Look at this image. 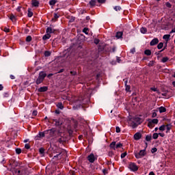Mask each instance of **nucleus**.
Listing matches in <instances>:
<instances>
[{
    "label": "nucleus",
    "mask_w": 175,
    "mask_h": 175,
    "mask_svg": "<svg viewBox=\"0 0 175 175\" xmlns=\"http://www.w3.org/2000/svg\"><path fill=\"white\" fill-rule=\"evenodd\" d=\"M142 123V119L140 118H133L131 126L133 129H136Z\"/></svg>",
    "instance_id": "1"
},
{
    "label": "nucleus",
    "mask_w": 175,
    "mask_h": 175,
    "mask_svg": "<svg viewBox=\"0 0 175 175\" xmlns=\"http://www.w3.org/2000/svg\"><path fill=\"white\" fill-rule=\"evenodd\" d=\"M146 147L144 150H140L139 152H135V156L137 159H141L146 155V148L148 147V144L146 143Z\"/></svg>",
    "instance_id": "2"
},
{
    "label": "nucleus",
    "mask_w": 175,
    "mask_h": 175,
    "mask_svg": "<svg viewBox=\"0 0 175 175\" xmlns=\"http://www.w3.org/2000/svg\"><path fill=\"white\" fill-rule=\"evenodd\" d=\"M66 155V150H62L61 152H59V154L55 155L53 159L57 158L58 159H61L63 158V157H65Z\"/></svg>",
    "instance_id": "3"
},
{
    "label": "nucleus",
    "mask_w": 175,
    "mask_h": 175,
    "mask_svg": "<svg viewBox=\"0 0 175 175\" xmlns=\"http://www.w3.org/2000/svg\"><path fill=\"white\" fill-rule=\"evenodd\" d=\"M129 168L133 172H137L138 170V167L135 163H131Z\"/></svg>",
    "instance_id": "4"
},
{
    "label": "nucleus",
    "mask_w": 175,
    "mask_h": 175,
    "mask_svg": "<svg viewBox=\"0 0 175 175\" xmlns=\"http://www.w3.org/2000/svg\"><path fill=\"white\" fill-rule=\"evenodd\" d=\"M87 159L92 163H93L96 160H97V158H96L93 153L90 154L88 157Z\"/></svg>",
    "instance_id": "5"
},
{
    "label": "nucleus",
    "mask_w": 175,
    "mask_h": 175,
    "mask_svg": "<svg viewBox=\"0 0 175 175\" xmlns=\"http://www.w3.org/2000/svg\"><path fill=\"white\" fill-rule=\"evenodd\" d=\"M12 172L13 175H21V170H19L15 167H13L12 169Z\"/></svg>",
    "instance_id": "6"
},
{
    "label": "nucleus",
    "mask_w": 175,
    "mask_h": 175,
    "mask_svg": "<svg viewBox=\"0 0 175 175\" xmlns=\"http://www.w3.org/2000/svg\"><path fill=\"white\" fill-rule=\"evenodd\" d=\"M159 42V38H153V40H152V41L150 42V45L155 46L158 44Z\"/></svg>",
    "instance_id": "7"
},
{
    "label": "nucleus",
    "mask_w": 175,
    "mask_h": 175,
    "mask_svg": "<svg viewBox=\"0 0 175 175\" xmlns=\"http://www.w3.org/2000/svg\"><path fill=\"white\" fill-rule=\"evenodd\" d=\"M55 31L56 30H55V29H52V27L49 26L46 30V33H49L50 35L51 33H55Z\"/></svg>",
    "instance_id": "8"
},
{
    "label": "nucleus",
    "mask_w": 175,
    "mask_h": 175,
    "mask_svg": "<svg viewBox=\"0 0 175 175\" xmlns=\"http://www.w3.org/2000/svg\"><path fill=\"white\" fill-rule=\"evenodd\" d=\"M142 137V135L140 133H136L135 135H134V139L136 140V141H138Z\"/></svg>",
    "instance_id": "9"
},
{
    "label": "nucleus",
    "mask_w": 175,
    "mask_h": 175,
    "mask_svg": "<svg viewBox=\"0 0 175 175\" xmlns=\"http://www.w3.org/2000/svg\"><path fill=\"white\" fill-rule=\"evenodd\" d=\"M46 77V74L44 71H41L39 73L38 77L42 79V80H44L45 77Z\"/></svg>",
    "instance_id": "10"
},
{
    "label": "nucleus",
    "mask_w": 175,
    "mask_h": 175,
    "mask_svg": "<svg viewBox=\"0 0 175 175\" xmlns=\"http://www.w3.org/2000/svg\"><path fill=\"white\" fill-rule=\"evenodd\" d=\"M97 1L96 0H91L89 3L90 8H94L96 5Z\"/></svg>",
    "instance_id": "11"
},
{
    "label": "nucleus",
    "mask_w": 175,
    "mask_h": 175,
    "mask_svg": "<svg viewBox=\"0 0 175 175\" xmlns=\"http://www.w3.org/2000/svg\"><path fill=\"white\" fill-rule=\"evenodd\" d=\"M49 136L51 137H54V135H55V132H56V130L55 129H50V130H49Z\"/></svg>",
    "instance_id": "12"
},
{
    "label": "nucleus",
    "mask_w": 175,
    "mask_h": 175,
    "mask_svg": "<svg viewBox=\"0 0 175 175\" xmlns=\"http://www.w3.org/2000/svg\"><path fill=\"white\" fill-rule=\"evenodd\" d=\"M47 90H48V87L46 86L41 87L38 89L39 92H45Z\"/></svg>",
    "instance_id": "13"
},
{
    "label": "nucleus",
    "mask_w": 175,
    "mask_h": 175,
    "mask_svg": "<svg viewBox=\"0 0 175 175\" xmlns=\"http://www.w3.org/2000/svg\"><path fill=\"white\" fill-rule=\"evenodd\" d=\"M51 37V34L49 33H46V34H44V36H43L42 40L45 41L50 39Z\"/></svg>",
    "instance_id": "14"
},
{
    "label": "nucleus",
    "mask_w": 175,
    "mask_h": 175,
    "mask_svg": "<svg viewBox=\"0 0 175 175\" xmlns=\"http://www.w3.org/2000/svg\"><path fill=\"white\" fill-rule=\"evenodd\" d=\"M109 147L111 149L116 150V142H111V144L109 145Z\"/></svg>",
    "instance_id": "15"
},
{
    "label": "nucleus",
    "mask_w": 175,
    "mask_h": 175,
    "mask_svg": "<svg viewBox=\"0 0 175 175\" xmlns=\"http://www.w3.org/2000/svg\"><path fill=\"white\" fill-rule=\"evenodd\" d=\"M33 7L38 8L39 6V1L37 0H32Z\"/></svg>",
    "instance_id": "16"
},
{
    "label": "nucleus",
    "mask_w": 175,
    "mask_h": 175,
    "mask_svg": "<svg viewBox=\"0 0 175 175\" xmlns=\"http://www.w3.org/2000/svg\"><path fill=\"white\" fill-rule=\"evenodd\" d=\"M122 36H123V31H118V33H116V37L118 39H121V38H122Z\"/></svg>",
    "instance_id": "17"
},
{
    "label": "nucleus",
    "mask_w": 175,
    "mask_h": 175,
    "mask_svg": "<svg viewBox=\"0 0 175 175\" xmlns=\"http://www.w3.org/2000/svg\"><path fill=\"white\" fill-rule=\"evenodd\" d=\"M170 36H171L170 34H165V36H163V38L167 43L169 42V40H170Z\"/></svg>",
    "instance_id": "18"
},
{
    "label": "nucleus",
    "mask_w": 175,
    "mask_h": 175,
    "mask_svg": "<svg viewBox=\"0 0 175 175\" xmlns=\"http://www.w3.org/2000/svg\"><path fill=\"white\" fill-rule=\"evenodd\" d=\"M53 122H55V125L56 126H61L62 124V123L59 120H56V119L53 120Z\"/></svg>",
    "instance_id": "19"
},
{
    "label": "nucleus",
    "mask_w": 175,
    "mask_h": 175,
    "mask_svg": "<svg viewBox=\"0 0 175 175\" xmlns=\"http://www.w3.org/2000/svg\"><path fill=\"white\" fill-rule=\"evenodd\" d=\"M44 81V79H42V78H40V77H38V79H37V80H36V83L37 84V85H40V83H42V82Z\"/></svg>",
    "instance_id": "20"
},
{
    "label": "nucleus",
    "mask_w": 175,
    "mask_h": 175,
    "mask_svg": "<svg viewBox=\"0 0 175 175\" xmlns=\"http://www.w3.org/2000/svg\"><path fill=\"white\" fill-rule=\"evenodd\" d=\"M59 18V15H57L56 13L54 14V17L52 18V21L56 22L57 20Z\"/></svg>",
    "instance_id": "21"
},
{
    "label": "nucleus",
    "mask_w": 175,
    "mask_h": 175,
    "mask_svg": "<svg viewBox=\"0 0 175 175\" xmlns=\"http://www.w3.org/2000/svg\"><path fill=\"white\" fill-rule=\"evenodd\" d=\"M158 109L161 113H165L167 111V109L164 107H161Z\"/></svg>",
    "instance_id": "22"
},
{
    "label": "nucleus",
    "mask_w": 175,
    "mask_h": 175,
    "mask_svg": "<svg viewBox=\"0 0 175 175\" xmlns=\"http://www.w3.org/2000/svg\"><path fill=\"white\" fill-rule=\"evenodd\" d=\"M144 53H145V55L150 56V55H151L152 52H151L150 49H146L144 51Z\"/></svg>",
    "instance_id": "23"
},
{
    "label": "nucleus",
    "mask_w": 175,
    "mask_h": 175,
    "mask_svg": "<svg viewBox=\"0 0 175 175\" xmlns=\"http://www.w3.org/2000/svg\"><path fill=\"white\" fill-rule=\"evenodd\" d=\"M165 126H166V127H167L166 133H170V131L171 130L172 126L171 124H167V125H165Z\"/></svg>",
    "instance_id": "24"
},
{
    "label": "nucleus",
    "mask_w": 175,
    "mask_h": 175,
    "mask_svg": "<svg viewBox=\"0 0 175 175\" xmlns=\"http://www.w3.org/2000/svg\"><path fill=\"white\" fill-rule=\"evenodd\" d=\"M147 31L148 30H147L146 27H141L140 31L142 33L145 34V33H146Z\"/></svg>",
    "instance_id": "25"
},
{
    "label": "nucleus",
    "mask_w": 175,
    "mask_h": 175,
    "mask_svg": "<svg viewBox=\"0 0 175 175\" xmlns=\"http://www.w3.org/2000/svg\"><path fill=\"white\" fill-rule=\"evenodd\" d=\"M149 121L153 124H157L159 123V120L157 119H153V120H149Z\"/></svg>",
    "instance_id": "26"
},
{
    "label": "nucleus",
    "mask_w": 175,
    "mask_h": 175,
    "mask_svg": "<svg viewBox=\"0 0 175 175\" xmlns=\"http://www.w3.org/2000/svg\"><path fill=\"white\" fill-rule=\"evenodd\" d=\"M31 8H28V14H27V16H28V17L29 18H31V17H32V16H33V12H31Z\"/></svg>",
    "instance_id": "27"
},
{
    "label": "nucleus",
    "mask_w": 175,
    "mask_h": 175,
    "mask_svg": "<svg viewBox=\"0 0 175 175\" xmlns=\"http://www.w3.org/2000/svg\"><path fill=\"white\" fill-rule=\"evenodd\" d=\"M10 19L12 22H16V16H14V15H13V14H12V15H10Z\"/></svg>",
    "instance_id": "28"
},
{
    "label": "nucleus",
    "mask_w": 175,
    "mask_h": 175,
    "mask_svg": "<svg viewBox=\"0 0 175 175\" xmlns=\"http://www.w3.org/2000/svg\"><path fill=\"white\" fill-rule=\"evenodd\" d=\"M57 2V0H50L49 5L52 6L55 5Z\"/></svg>",
    "instance_id": "29"
},
{
    "label": "nucleus",
    "mask_w": 175,
    "mask_h": 175,
    "mask_svg": "<svg viewBox=\"0 0 175 175\" xmlns=\"http://www.w3.org/2000/svg\"><path fill=\"white\" fill-rule=\"evenodd\" d=\"M44 55L45 57H49L51 55V52L50 51H45Z\"/></svg>",
    "instance_id": "30"
},
{
    "label": "nucleus",
    "mask_w": 175,
    "mask_h": 175,
    "mask_svg": "<svg viewBox=\"0 0 175 175\" xmlns=\"http://www.w3.org/2000/svg\"><path fill=\"white\" fill-rule=\"evenodd\" d=\"M114 10H116V12H119L122 10V8L120 7V5H116V7H114Z\"/></svg>",
    "instance_id": "31"
},
{
    "label": "nucleus",
    "mask_w": 175,
    "mask_h": 175,
    "mask_svg": "<svg viewBox=\"0 0 175 175\" xmlns=\"http://www.w3.org/2000/svg\"><path fill=\"white\" fill-rule=\"evenodd\" d=\"M163 42H159V44L157 45V48L159 50H161L163 47Z\"/></svg>",
    "instance_id": "32"
},
{
    "label": "nucleus",
    "mask_w": 175,
    "mask_h": 175,
    "mask_svg": "<svg viewBox=\"0 0 175 175\" xmlns=\"http://www.w3.org/2000/svg\"><path fill=\"white\" fill-rule=\"evenodd\" d=\"M146 140L147 142H150V141L152 140V136H151V135H146Z\"/></svg>",
    "instance_id": "33"
},
{
    "label": "nucleus",
    "mask_w": 175,
    "mask_h": 175,
    "mask_svg": "<svg viewBox=\"0 0 175 175\" xmlns=\"http://www.w3.org/2000/svg\"><path fill=\"white\" fill-rule=\"evenodd\" d=\"M123 146L122 144H121L120 142L118 143L116 145V149H118V148H121Z\"/></svg>",
    "instance_id": "34"
},
{
    "label": "nucleus",
    "mask_w": 175,
    "mask_h": 175,
    "mask_svg": "<svg viewBox=\"0 0 175 175\" xmlns=\"http://www.w3.org/2000/svg\"><path fill=\"white\" fill-rule=\"evenodd\" d=\"M31 40H32L31 36H27V37H26V42H30Z\"/></svg>",
    "instance_id": "35"
},
{
    "label": "nucleus",
    "mask_w": 175,
    "mask_h": 175,
    "mask_svg": "<svg viewBox=\"0 0 175 175\" xmlns=\"http://www.w3.org/2000/svg\"><path fill=\"white\" fill-rule=\"evenodd\" d=\"M57 107L59 109H62V110L64 109V106H63V105H62V103H59L57 105Z\"/></svg>",
    "instance_id": "36"
},
{
    "label": "nucleus",
    "mask_w": 175,
    "mask_h": 175,
    "mask_svg": "<svg viewBox=\"0 0 175 175\" xmlns=\"http://www.w3.org/2000/svg\"><path fill=\"white\" fill-rule=\"evenodd\" d=\"M169 60V57H167V56L165 57H163L161 62L163 63H166L167 61Z\"/></svg>",
    "instance_id": "37"
},
{
    "label": "nucleus",
    "mask_w": 175,
    "mask_h": 175,
    "mask_svg": "<svg viewBox=\"0 0 175 175\" xmlns=\"http://www.w3.org/2000/svg\"><path fill=\"white\" fill-rule=\"evenodd\" d=\"M38 137H39L40 138H43V137H45V135H44V132H40L39 134H38Z\"/></svg>",
    "instance_id": "38"
},
{
    "label": "nucleus",
    "mask_w": 175,
    "mask_h": 175,
    "mask_svg": "<svg viewBox=\"0 0 175 175\" xmlns=\"http://www.w3.org/2000/svg\"><path fill=\"white\" fill-rule=\"evenodd\" d=\"M167 42H165V46L163 47V49H161V51H159V53H162L163 51H164L165 50H166V49H167Z\"/></svg>",
    "instance_id": "39"
},
{
    "label": "nucleus",
    "mask_w": 175,
    "mask_h": 175,
    "mask_svg": "<svg viewBox=\"0 0 175 175\" xmlns=\"http://www.w3.org/2000/svg\"><path fill=\"white\" fill-rule=\"evenodd\" d=\"M44 151L45 150L43 148H40L39 149V152L41 154H44Z\"/></svg>",
    "instance_id": "40"
},
{
    "label": "nucleus",
    "mask_w": 175,
    "mask_h": 175,
    "mask_svg": "<svg viewBox=\"0 0 175 175\" xmlns=\"http://www.w3.org/2000/svg\"><path fill=\"white\" fill-rule=\"evenodd\" d=\"M165 128H166V125H162L160 128H159V130L161 131H164L165 130Z\"/></svg>",
    "instance_id": "41"
},
{
    "label": "nucleus",
    "mask_w": 175,
    "mask_h": 175,
    "mask_svg": "<svg viewBox=\"0 0 175 175\" xmlns=\"http://www.w3.org/2000/svg\"><path fill=\"white\" fill-rule=\"evenodd\" d=\"M159 135V134L156 133L153 134V137H153L154 139H158Z\"/></svg>",
    "instance_id": "42"
},
{
    "label": "nucleus",
    "mask_w": 175,
    "mask_h": 175,
    "mask_svg": "<svg viewBox=\"0 0 175 175\" xmlns=\"http://www.w3.org/2000/svg\"><path fill=\"white\" fill-rule=\"evenodd\" d=\"M88 30H89V29H88V27H84V29H83V32L84 33H85L86 35H88Z\"/></svg>",
    "instance_id": "43"
},
{
    "label": "nucleus",
    "mask_w": 175,
    "mask_h": 175,
    "mask_svg": "<svg viewBox=\"0 0 175 175\" xmlns=\"http://www.w3.org/2000/svg\"><path fill=\"white\" fill-rule=\"evenodd\" d=\"M94 42L95 44H98L100 42V40H98V38H94Z\"/></svg>",
    "instance_id": "44"
},
{
    "label": "nucleus",
    "mask_w": 175,
    "mask_h": 175,
    "mask_svg": "<svg viewBox=\"0 0 175 175\" xmlns=\"http://www.w3.org/2000/svg\"><path fill=\"white\" fill-rule=\"evenodd\" d=\"M21 152H22V150H21V148H16V153L17 154H20L21 153Z\"/></svg>",
    "instance_id": "45"
},
{
    "label": "nucleus",
    "mask_w": 175,
    "mask_h": 175,
    "mask_svg": "<svg viewBox=\"0 0 175 175\" xmlns=\"http://www.w3.org/2000/svg\"><path fill=\"white\" fill-rule=\"evenodd\" d=\"M148 126L150 127V128H153L154 126L153 125V123H152L150 122V120H149L148 122Z\"/></svg>",
    "instance_id": "46"
},
{
    "label": "nucleus",
    "mask_w": 175,
    "mask_h": 175,
    "mask_svg": "<svg viewBox=\"0 0 175 175\" xmlns=\"http://www.w3.org/2000/svg\"><path fill=\"white\" fill-rule=\"evenodd\" d=\"M75 21V16H70V23H73Z\"/></svg>",
    "instance_id": "47"
},
{
    "label": "nucleus",
    "mask_w": 175,
    "mask_h": 175,
    "mask_svg": "<svg viewBox=\"0 0 175 175\" xmlns=\"http://www.w3.org/2000/svg\"><path fill=\"white\" fill-rule=\"evenodd\" d=\"M13 164H14V167H15V168L17 166H18V165H19V163L17 161H14Z\"/></svg>",
    "instance_id": "48"
},
{
    "label": "nucleus",
    "mask_w": 175,
    "mask_h": 175,
    "mask_svg": "<svg viewBox=\"0 0 175 175\" xmlns=\"http://www.w3.org/2000/svg\"><path fill=\"white\" fill-rule=\"evenodd\" d=\"M125 88H126V92H131V87H130V85H125Z\"/></svg>",
    "instance_id": "49"
},
{
    "label": "nucleus",
    "mask_w": 175,
    "mask_h": 175,
    "mask_svg": "<svg viewBox=\"0 0 175 175\" xmlns=\"http://www.w3.org/2000/svg\"><path fill=\"white\" fill-rule=\"evenodd\" d=\"M108 155L110 157H113L114 156V153L113 151H110L109 153H108Z\"/></svg>",
    "instance_id": "50"
},
{
    "label": "nucleus",
    "mask_w": 175,
    "mask_h": 175,
    "mask_svg": "<svg viewBox=\"0 0 175 175\" xmlns=\"http://www.w3.org/2000/svg\"><path fill=\"white\" fill-rule=\"evenodd\" d=\"M120 131H121L120 128L119 126H116V132L119 133H120Z\"/></svg>",
    "instance_id": "51"
},
{
    "label": "nucleus",
    "mask_w": 175,
    "mask_h": 175,
    "mask_svg": "<svg viewBox=\"0 0 175 175\" xmlns=\"http://www.w3.org/2000/svg\"><path fill=\"white\" fill-rule=\"evenodd\" d=\"M127 155V152H125L121 154V158L124 159Z\"/></svg>",
    "instance_id": "52"
},
{
    "label": "nucleus",
    "mask_w": 175,
    "mask_h": 175,
    "mask_svg": "<svg viewBox=\"0 0 175 175\" xmlns=\"http://www.w3.org/2000/svg\"><path fill=\"white\" fill-rule=\"evenodd\" d=\"M70 75L71 76H76L77 73L75 71H70Z\"/></svg>",
    "instance_id": "53"
},
{
    "label": "nucleus",
    "mask_w": 175,
    "mask_h": 175,
    "mask_svg": "<svg viewBox=\"0 0 175 175\" xmlns=\"http://www.w3.org/2000/svg\"><path fill=\"white\" fill-rule=\"evenodd\" d=\"M166 6H167V8H172V4H171L169 1H167V2L166 3Z\"/></svg>",
    "instance_id": "54"
},
{
    "label": "nucleus",
    "mask_w": 175,
    "mask_h": 175,
    "mask_svg": "<svg viewBox=\"0 0 175 175\" xmlns=\"http://www.w3.org/2000/svg\"><path fill=\"white\" fill-rule=\"evenodd\" d=\"M30 145L29 144H26L25 145V148H26V149H27V150H29V148H30Z\"/></svg>",
    "instance_id": "55"
},
{
    "label": "nucleus",
    "mask_w": 175,
    "mask_h": 175,
    "mask_svg": "<svg viewBox=\"0 0 175 175\" xmlns=\"http://www.w3.org/2000/svg\"><path fill=\"white\" fill-rule=\"evenodd\" d=\"M157 151V148H152V150H151V152L152 153H154V152H156Z\"/></svg>",
    "instance_id": "56"
},
{
    "label": "nucleus",
    "mask_w": 175,
    "mask_h": 175,
    "mask_svg": "<svg viewBox=\"0 0 175 175\" xmlns=\"http://www.w3.org/2000/svg\"><path fill=\"white\" fill-rule=\"evenodd\" d=\"M3 31L6 33H9L10 32V29H8V27H4Z\"/></svg>",
    "instance_id": "57"
},
{
    "label": "nucleus",
    "mask_w": 175,
    "mask_h": 175,
    "mask_svg": "<svg viewBox=\"0 0 175 175\" xmlns=\"http://www.w3.org/2000/svg\"><path fill=\"white\" fill-rule=\"evenodd\" d=\"M57 142L60 144H63L64 143V139L62 138H59Z\"/></svg>",
    "instance_id": "58"
},
{
    "label": "nucleus",
    "mask_w": 175,
    "mask_h": 175,
    "mask_svg": "<svg viewBox=\"0 0 175 175\" xmlns=\"http://www.w3.org/2000/svg\"><path fill=\"white\" fill-rule=\"evenodd\" d=\"M154 60H152V62H150V64H149V66H150V67H152V66H154Z\"/></svg>",
    "instance_id": "59"
},
{
    "label": "nucleus",
    "mask_w": 175,
    "mask_h": 175,
    "mask_svg": "<svg viewBox=\"0 0 175 175\" xmlns=\"http://www.w3.org/2000/svg\"><path fill=\"white\" fill-rule=\"evenodd\" d=\"M97 1H98V3H105V2L106 1V0H98Z\"/></svg>",
    "instance_id": "60"
},
{
    "label": "nucleus",
    "mask_w": 175,
    "mask_h": 175,
    "mask_svg": "<svg viewBox=\"0 0 175 175\" xmlns=\"http://www.w3.org/2000/svg\"><path fill=\"white\" fill-rule=\"evenodd\" d=\"M135 53V48L131 49V53L134 54Z\"/></svg>",
    "instance_id": "61"
},
{
    "label": "nucleus",
    "mask_w": 175,
    "mask_h": 175,
    "mask_svg": "<svg viewBox=\"0 0 175 175\" xmlns=\"http://www.w3.org/2000/svg\"><path fill=\"white\" fill-rule=\"evenodd\" d=\"M37 114H38V111H33V113H32V115H33V116H36Z\"/></svg>",
    "instance_id": "62"
},
{
    "label": "nucleus",
    "mask_w": 175,
    "mask_h": 175,
    "mask_svg": "<svg viewBox=\"0 0 175 175\" xmlns=\"http://www.w3.org/2000/svg\"><path fill=\"white\" fill-rule=\"evenodd\" d=\"M150 90H151L152 91H153V92H157V91H158L157 89L155 88H151Z\"/></svg>",
    "instance_id": "63"
},
{
    "label": "nucleus",
    "mask_w": 175,
    "mask_h": 175,
    "mask_svg": "<svg viewBox=\"0 0 175 175\" xmlns=\"http://www.w3.org/2000/svg\"><path fill=\"white\" fill-rule=\"evenodd\" d=\"M103 174L105 175L106 174H107V169H104V170H103Z\"/></svg>",
    "instance_id": "64"
}]
</instances>
